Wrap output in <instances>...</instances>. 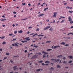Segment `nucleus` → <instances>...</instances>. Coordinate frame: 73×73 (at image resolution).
<instances>
[{
	"label": "nucleus",
	"instance_id": "nucleus-1",
	"mask_svg": "<svg viewBox=\"0 0 73 73\" xmlns=\"http://www.w3.org/2000/svg\"><path fill=\"white\" fill-rule=\"evenodd\" d=\"M60 60V59H51L52 61H54L55 62H57V61Z\"/></svg>",
	"mask_w": 73,
	"mask_h": 73
},
{
	"label": "nucleus",
	"instance_id": "nucleus-2",
	"mask_svg": "<svg viewBox=\"0 0 73 73\" xmlns=\"http://www.w3.org/2000/svg\"><path fill=\"white\" fill-rule=\"evenodd\" d=\"M50 28V26H46V27H45L44 29V30H46V29H48V28Z\"/></svg>",
	"mask_w": 73,
	"mask_h": 73
},
{
	"label": "nucleus",
	"instance_id": "nucleus-3",
	"mask_svg": "<svg viewBox=\"0 0 73 73\" xmlns=\"http://www.w3.org/2000/svg\"><path fill=\"white\" fill-rule=\"evenodd\" d=\"M58 13L56 12H54L53 13V15L52 16L53 17H56V15Z\"/></svg>",
	"mask_w": 73,
	"mask_h": 73
},
{
	"label": "nucleus",
	"instance_id": "nucleus-4",
	"mask_svg": "<svg viewBox=\"0 0 73 73\" xmlns=\"http://www.w3.org/2000/svg\"><path fill=\"white\" fill-rule=\"evenodd\" d=\"M37 57H38V55H34V56H33L32 57V58H37Z\"/></svg>",
	"mask_w": 73,
	"mask_h": 73
},
{
	"label": "nucleus",
	"instance_id": "nucleus-5",
	"mask_svg": "<svg viewBox=\"0 0 73 73\" xmlns=\"http://www.w3.org/2000/svg\"><path fill=\"white\" fill-rule=\"evenodd\" d=\"M16 43L14 44L16 46H19V45H18L19 44V43H18V42H16Z\"/></svg>",
	"mask_w": 73,
	"mask_h": 73
},
{
	"label": "nucleus",
	"instance_id": "nucleus-6",
	"mask_svg": "<svg viewBox=\"0 0 73 73\" xmlns=\"http://www.w3.org/2000/svg\"><path fill=\"white\" fill-rule=\"evenodd\" d=\"M68 21H72V19H71V17L70 16L68 17Z\"/></svg>",
	"mask_w": 73,
	"mask_h": 73
},
{
	"label": "nucleus",
	"instance_id": "nucleus-7",
	"mask_svg": "<svg viewBox=\"0 0 73 73\" xmlns=\"http://www.w3.org/2000/svg\"><path fill=\"white\" fill-rule=\"evenodd\" d=\"M45 15V14H41L39 15H38V17H40L41 16H44Z\"/></svg>",
	"mask_w": 73,
	"mask_h": 73
},
{
	"label": "nucleus",
	"instance_id": "nucleus-8",
	"mask_svg": "<svg viewBox=\"0 0 73 73\" xmlns=\"http://www.w3.org/2000/svg\"><path fill=\"white\" fill-rule=\"evenodd\" d=\"M49 30L50 31H53V29L52 27H51L49 29Z\"/></svg>",
	"mask_w": 73,
	"mask_h": 73
},
{
	"label": "nucleus",
	"instance_id": "nucleus-9",
	"mask_svg": "<svg viewBox=\"0 0 73 73\" xmlns=\"http://www.w3.org/2000/svg\"><path fill=\"white\" fill-rule=\"evenodd\" d=\"M13 68L14 70H16V69H17V66H14Z\"/></svg>",
	"mask_w": 73,
	"mask_h": 73
},
{
	"label": "nucleus",
	"instance_id": "nucleus-10",
	"mask_svg": "<svg viewBox=\"0 0 73 73\" xmlns=\"http://www.w3.org/2000/svg\"><path fill=\"white\" fill-rule=\"evenodd\" d=\"M62 57V55H58L57 56V57L58 58H60V57Z\"/></svg>",
	"mask_w": 73,
	"mask_h": 73
},
{
	"label": "nucleus",
	"instance_id": "nucleus-11",
	"mask_svg": "<svg viewBox=\"0 0 73 73\" xmlns=\"http://www.w3.org/2000/svg\"><path fill=\"white\" fill-rule=\"evenodd\" d=\"M34 48H37V47H38V46H36V44H34Z\"/></svg>",
	"mask_w": 73,
	"mask_h": 73
},
{
	"label": "nucleus",
	"instance_id": "nucleus-12",
	"mask_svg": "<svg viewBox=\"0 0 73 73\" xmlns=\"http://www.w3.org/2000/svg\"><path fill=\"white\" fill-rule=\"evenodd\" d=\"M66 8L67 9H72V7H69V6H67Z\"/></svg>",
	"mask_w": 73,
	"mask_h": 73
},
{
	"label": "nucleus",
	"instance_id": "nucleus-13",
	"mask_svg": "<svg viewBox=\"0 0 73 73\" xmlns=\"http://www.w3.org/2000/svg\"><path fill=\"white\" fill-rule=\"evenodd\" d=\"M45 63H46V64H49V63H50V62L49 61H47L45 62Z\"/></svg>",
	"mask_w": 73,
	"mask_h": 73
},
{
	"label": "nucleus",
	"instance_id": "nucleus-14",
	"mask_svg": "<svg viewBox=\"0 0 73 73\" xmlns=\"http://www.w3.org/2000/svg\"><path fill=\"white\" fill-rule=\"evenodd\" d=\"M68 57H69V58H70V59H72V58H73V56H68Z\"/></svg>",
	"mask_w": 73,
	"mask_h": 73
},
{
	"label": "nucleus",
	"instance_id": "nucleus-15",
	"mask_svg": "<svg viewBox=\"0 0 73 73\" xmlns=\"http://www.w3.org/2000/svg\"><path fill=\"white\" fill-rule=\"evenodd\" d=\"M18 33H23V32L22 31V30H21L19 31L18 32Z\"/></svg>",
	"mask_w": 73,
	"mask_h": 73
},
{
	"label": "nucleus",
	"instance_id": "nucleus-16",
	"mask_svg": "<svg viewBox=\"0 0 73 73\" xmlns=\"http://www.w3.org/2000/svg\"><path fill=\"white\" fill-rule=\"evenodd\" d=\"M5 20H6V19L5 18L3 19H1V21H5Z\"/></svg>",
	"mask_w": 73,
	"mask_h": 73
},
{
	"label": "nucleus",
	"instance_id": "nucleus-17",
	"mask_svg": "<svg viewBox=\"0 0 73 73\" xmlns=\"http://www.w3.org/2000/svg\"><path fill=\"white\" fill-rule=\"evenodd\" d=\"M60 17V18H61L62 19H65V17H62V16H61Z\"/></svg>",
	"mask_w": 73,
	"mask_h": 73
},
{
	"label": "nucleus",
	"instance_id": "nucleus-18",
	"mask_svg": "<svg viewBox=\"0 0 73 73\" xmlns=\"http://www.w3.org/2000/svg\"><path fill=\"white\" fill-rule=\"evenodd\" d=\"M60 44H62V45H65V43L64 42H63L61 43H60Z\"/></svg>",
	"mask_w": 73,
	"mask_h": 73
},
{
	"label": "nucleus",
	"instance_id": "nucleus-19",
	"mask_svg": "<svg viewBox=\"0 0 73 73\" xmlns=\"http://www.w3.org/2000/svg\"><path fill=\"white\" fill-rule=\"evenodd\" d=\"M42 53H44V54H48V53L44 51H42Z\"/></svg>",
	"mask_w": 73,
	"mask_h": 73
},
{
	"label": "nucleus",
	"instance_id": "nucleus-20",
	"mask_svg": "<svg viewBox=\"0 0 73 73\" xmlns=\"http://www.w3.org/2000/svg\"><path fill=\"white\" fill-rule=\"evenodd\" d=\"M48 9V8L47 7L46 8H45L44 9V11H46V9Z\"/></svg>",
	"mask_w": 73,
	"mask_h": 73
},
{
	"label": "nucleus",
	"instance_id": "nucleus-21",
	"mask_svg": "<svg viewBox=\"0 0 73 73\" xmlns=\"http://www.w3.org/2000/svg\"><path fill=\"white\" fill-rule=\"evenodd\" d=\"M38 36V37H41L42 36H44V35H39Z\"/></svg>",
	"mask_w": 73,
	"mask_h": 73
},
{
	"label": "nucleus",
	"instance_id": "nucleus-22",
	"mask_svg": "<svg viewBox=\"0 0 73 73\" xmlns=\"http://www.w3.org/2000/svg\"><path fill=\"white\" fill-rule=\"evenodd\" d=\"M38 62H39V63H41V62H43V61H39Z\"/></svg>",
	"mask_w": 73,
	"mask_h": 73
},
{
	"label": "nucleus",
	"instance_id": "nucleus-23",
	"mask_svg": "<svg viewBox=\"0 0 73 73\" xmlns=\"http://www.w3.org/2000/svg\"><path fill=\"white\" fill-rule=\"evenodd\" d=\"M63 64H66L67 62L66 61H64L63 62Z\"/></svg>",
	"mask_w": 73,
	"mask_h": 73
},
{
	"label": "nucleus",
	"instance_id": "nucleus-24",
	"mask_svg": "<svg viewBox=\"0 0 73 73\" xmlns=\"http://www.w3.org/2000/svg\"><path fill=\"white\" fill-rule=\"evenodd\" d=\"M37 35V34L36 33L35 34L33 35V37H35V36H36Z\"/></svg>",
	"mask_w": 73,
	"mask_h": 73
},
{
	"label": "nucleus",
	"instance_id": "nucleus-25",
	"mask_svg": "<svg viewBox=\"0 0 73 73\" xmlns=\"http://www.w3.org/2000/svg\"><path fill=\"white\" fill-rule=\"evenodd\" d=\"M70 34H71V35H73V34L72 33H68L67 35L68 36V35H69Z\"/></svg>",
	"mask_w": 73,
	"mask_h": 73
},
{
	"label": "nucleus",
	"instance_id": "nucleus-26",
	"mask_svg": "<svg viewBox=\"0 0 73 73\" xmlns=\"http://www.w3.org/2000/svg\"><path fill=\"white\" fill-rule=\"evenodd\" d=\"M6 44V42L5 41H3L2 43V44Z\"/></svg>",
	"mask_w": 73,
	"mask_h": 73
},
{
	"label": "nucleus",
	"instance_id": "nucleus-27",
	"mask_svg": "<svg viewBox=\"0 0 73 73\" xmlns=\"http://www.w3.org/2000/svg\"><path fill=\"white\" fill-rule=\"evenodd\" d=\"M6 55H7V56H9V53H8V52H6Z\"/></svg>",
	"mask_w": 73,
	"mask_h": 73
},
{
	"label": "nucleus",
	"instance_id": "nucleus-28",
	"mask_svg": "<svg viewBox=\"0 0 73 73\" xmlns=\"http://www.w3.org/2000/svg\"><path fill=\"white\" fill-rule=\"evenodd\" d=\"M52 49H49L47 50V51H50V50H52Z\"/></svg>",
	"mask_w": 73,
	"mask_h": 73
},
{
	"label": "nucleus",
	"instance_id": "nucleus-29",
	"mask_svg": "<svg viewBox=\"0 0 73 73\" xmlns=\"http://www.w3.org/2000/svg\"><path fill=\"white\" fill-rule=\"evenodd\" d=\"M72 60H70L68 62V63H72Z\"/></svg>",
	"mask_w": 73,
	"mask_h": 73
},
{
	"label": "nucleus",
	"instance_id": "nucleus-30",
	"mask_svg": "<svg viewBox=\"0 0 73 73\" xmlns=\"http://www.w3.org/2000/svg\"><path fill=\"white\" fill-rule=\"evenodd\" d=\"M51 42L50 41H46L45 42L46 43H47V42H48L49 43H50Z\"/></svg>",
	"mask_w": 73,
	"mask_h": 73
},
{
	"label": "nucleus",
	"instance_id": "nucleus-31",
	"mask_svg": "<svg viewBox=\"0 0 73 73\" xmlns=\"http://www.w3.org/2000/svg\"><path fill=\"white\" fill-rule=\"evenodd\" d=\"M68 12H69V13H73V12L72 11H69Z\"/></svg>",
	"mask_w": 73,
	"mask_h": 73
},
{
	"label": "nucleus",
	"instance_id": "nucleus-32",
	"mask_svg": "<svg viewBox=\"0 0 73 73\" xmlns=\"http://www.w3.org/2000/svg\"><path fill=\"white\" fill-rule=\"evenodd\" d=\"M64 21H65V20H62L61 22V23H64Z\"/></svg>",
	"mask_w": 73,
	"mask_h": 73
},
{
	"label": "nucleus",
	"instance_id": "nucleus-33",
	"mask_svg": "<svg viewBox=\"0 0 73 73\" xmlns=\"http://www.w3.org/2000/svg\"><path fill=\"white\" fill-rule=\"evenodd\" d=\"M27 18H26V19H21V20L22 21H23V20H27Z\"/></svg>",
	"mask_w": 73,
	"mask_h": 73
},
{
	"label": "nucleus",
	"instance_id": "nucleus-34",
	"mask_svg": "<svg viewBox=\"0 0 73 73\" xmlns=\"http://www.w3.org/2000/svg\"><path fill=\"white\" fill-rule=\"evenodd\" d=\"M57 68H60V66L59 65H57Z\"/></svg>",
	"mask_w": 73,
	"mask_h": 73
},
{
	"label": "nucleus",
	"instance_id": "nucleus-35",
	"mask_svg": "<svg viewBox=\"0 0 73 73\" xmlns=\"http://www.w3.org/2000/svg\"><path fill=\"white\" fill-rule=\"evenodd\" d=\"M17 31H14V34H16V33H17Z\"/></svg>",
	"mask_w": 73,
	"mask_h": 73
},
{
	"label": "nucleus",
	"instance_id": "nucleus-36",
	"mask_svg": "<svg viewBox=\"0 0 73 73\" xmlns=\"http://www.w3.org/2000/svg\"><path fill=\"white\" fill-rule=\"evenodd\" d=\"M57 48V46H54V49H55V48Z\"/></svg>",
	"mask_w": 73,
	"mask_h": 73
},
{
	"label": "nucleus",
	"instance_id": "nucleus-37",
	"mask_svg": "<svg viewBox=\"0 0 73 73\" xmlns=\"http://www.w3.org/2000/svg\"><path fill=\"white\" fill-rule=\"evenodd\" d=\"M9 36H13V34L11 33L9 34Z\"/></svg>",
	"mask_w": 73,
	"mask_h": 73
},
{
	"label": "nucleus",
	"instance_id": "nucleus-38",
	"mask_svg": "<svg viewBox=\"0 0 73 73\" xmlns=\"http://www.w3.org/2000/svg\"><path fill=\"white\" fill-rule=\"evenodd\" d=\"M39 28H37L36 29V31H39Z\"/></svg>",
	"mask_w": 73,
	"mask_h": 73
},
{
	"label": "nucleus",
	"instance_id": "nucleus-39",
	"mask_svg": "<svg viewBox=\"0 0 73 73\" xmlns=\"http://www.w3.org/2000/svg\"><path fill=\"white\" fill-rule=\"evenodd\" d=\"M0 51H1V52H2V51H3V48H1L0 49Z\"/></svg>",
	"mask_w": 73,
	"mask_h": 73
},
{
	"label": "nucleus",
	"instance_id": "nucleus-40",
	"mask_svg": "<svg viewBox=\"0 0 73 73\" xmlns=\"http://www.w3.org/2000/svg\"><path fill=\"white\" fill-rule=\"evenodd\" d=\"M29 38V37H28L27 38H25V40H27V39H28V38Z\"/></svg>",
	"mask_w": 73,
	"mask_h": 73
},
{
	"label": "nucleus",
	"instance_id": "nucleus-41",
	"mask_svg": "<svg viewBox=\"0 0 73 73\" xmlns=\"http://www.w3.org/2000/svg\"><path fill=\"white\" fill-rule=\"evenodd\" d=\"M66 38H68V39H70V37H68Z\"/></svg>",
	"mask_w": 73,
	"mask_h": 73
},
{
	"label": "nucleus",
	"instance_id": "nucleus-42",
	"mask_svg": "<svg viewBox=\"0 0 73 73\" xmlns=\"http://www.w3.org/2000/svg\"><path fill=\"white\" fill-rule=\"evenodd\" d=\"M53 69H54L53 68V67H51L50 70H53Z\"/></svg>",
	"mask_w": 73,
	"mask_h": 73
},
{
	"label": "nucleus",
	"instance_id": "nucleus-43",
	"mask_svg": "<svg viewBox=\"0 0 73 73\" xmlns=\"http://www.w3.org/2000/svg\"><path fill=\"white\" fill-rule=\"evenodd\" d=\"M36 71H38H38H40V69H38L37 70H36Z\"/></svg>",
	"mask_w": 73,
	"mask_h": 73
},
{
	"label": "nucleus",
	"instance_id": "nucleus-44",
	"mask_svg": "<svg viewBox=\"0 0 73 73\" xmlns=\"http://www.w3.org/2000/svg\"><path fill=\"white\" fill-rule=\"evenodd\" d=\"M5 38V37H4V36H2L1 38V39H3V38Z\"/></svg>",
	"mask_w": 73,
	"mask_h": 73
},
{
	"label": "nucleus",
	"instance_id": "nucleus-45",
	"mask_svg": "<svg viewBox=\"0 0 73 73\" xmlns=\"http://www.w3.org/2000/svg\"><path fill=\"white\" fill-rule=\"evenodd\" d=\"M65 46H69V44H67L65 45Z\"/></svg>",
	"mask_w": 73,
	"mask_h": 73
},
{
	"label": "nucleus",
	"instance_id": "nucleus-46",
	"mask_svg": "<svg viewBox=\"0 0 73 73\" xmlns=\"http://www.w3.org/2000/svg\"><path fill=\"white\" fill-rule=\"evenodd\" d=\"M45 54H44L43 55V58H45Z\"/></svg>",
	"mask_w": 73,
	"mask_h": 73
},
{
	"label": "nucleus",
	"instance_id": "nucleus-47",
	"mask_svg": "<svg viewBox=\"0 0 73 73\" xmlns=\"http://www.w3.org/2000/svg\"><path fill=\"white\" fill-rule=\"evenodd\" d=\"M72 23H73V21H70V24H72Z\"/></svg>",
	"mask_w": 73,
	"mask_h": 73
},
{
	"label": "nucleus",
	"instance_id": "nucleus-48",
	"mask_svg": "<svg viewBox=\"0 0 73 73\" xmlns=\"http://www.w3.org/2000/svg\"><path fill=\"white\" fill-rule=\"evenodd\" d=\"M16 12H15V11H14L13 12V13H14V14H16Z\"/></svg>",
	"mask_w": 73,
	"mask_h": 73
},
{
	"label": "nucleus",
	"instance_id": "nucleus-49",
	"mask_svg": "<svg viewBox=\"0 0 73 73\" xmlns=\"http://www.w3.org/2000/svg\"><path fill=\"white\" fill-rule=\"evenodd\" d=\"M16 40V38H14L13 40H12V41H15Z\"/></svg>",
	"mask_w": 73,
	"mask_h": 73
},
{
	"label": "nucleus",
	"instance_id": "nucleus-50",
	"mask_svg": "<svg viewBox=\"0 0 73 73\" xmlns=\"http://www.w3.org/2000/svg\"><path fill=\"white\" fill-rule=\"evenodd\" d=\"M66 57H64L62 59H64V60H65L66 59Z\"/></svg>",
	"mask_w": 73,
	"mask_h": 73
},
{
	"label": "nucleus",
	"instance_id": "nucleus-51",
	"mask_svg": "<svg viewBox=\"0 0 73 73\" xmlns=\"http://www.w3.org/2000/svg\"><path fill=\"white\" fill-rule=\"evenodd\" d=\"M22 42H23V43H25V41H21Z\"/></svg>",
	"mask_w": 73,
	"mask_h": 73
},
{
	"label": "nucleus",
	"instance_id": "nucleus-52",
	"mask_svg": "<svg viewBox=\"0 0 73 73\" xmlns=\"http://www.w3.org/2000/svg\"><path fill=\"white\" fill-rule=\"evenodd\" d=\"M30 39H28L26 40V41H29Z\"/></svg>",
	"mask_w": 73,
	"mask_h": 73
},
{
	"label": "nucleus",
	"instance_id": "nucleus-53",
	"mask_svg": "<svg viewBox=\"0 0 73 73\" xmlns=\"http://www.w3.org/2000/svg\"><path fill=\"white\" fill-rule=\"evenodd\" d=\"M14 57H19V56H14Z\"/></svg>",
	"mask_w": 73,
	"mask_h": 73
},
{
	"label": "nucleus",
	"instance_id": "nucleus-54",
	"mask_svg": "<svg viewBox=\"0 0 73 73\" xmlns=\"http://www.w3.org/2000/svg\"><path fill=\"white\" fill-rule=\"evenodd\" d=\"M22 5H25V3H22Z\"/></svg>",
	"mask_w": 73,
	"mask_h": 73
},
{
	"label": "nucleus",
	"instance_id": "nucleus-55",
	"mask_svg": "<svg viewBox=\"0 0 73 73\" xmlns=\"http://www.w3.org/2000/svg\"><path fill=\"white\" fill-rule=\"evenodd\" d=\"M25 53H27V50H25Z\"/></svg>",
	"mask_w": 73,
	"mask_h": 73
},
{
	"label": "nucleus",
	"instance_id": "nucleus-56",
	"mask_svg": "<svg viewBox=\"0 0 73 73\" xmlns=\"http://www.w3.org/2000/svg\"><path fill=\"white\" fill-rule=\"evenodd\" d=\"M34 33H32V34H31L30 35H33L34 34Z\"/></svg>",
	"mask_w": 73,
	"mask_h": 73
},
{
	"label": "nucleus",
	"instance_id": "nucleus-57",
	"mask_svg": "<svg viewBox=\"0 0 73 73\" xmlns=\"http://www.w3.org/2000/svg\"><path fill=\"white\" fill-rule=\"evenodd\" d=\"M3 27H5V25H2Z\"/></svg>",
	"mask_w": 73,
	"mask_h": 73
},
{
	"label": "nucleus",
	"instance_id": "nucleus-58",
	"mask_svg": "<svg viewBox=\"0 0 73 73\" xmlns=\"http://www.w3.org/2000/svg\"><path fill=\"white\" fill-rule=\"evenodd\" d=\"M52 49H54V47L53 46H52L51 47Z\"/></svg>",
	"mask_w": 73,
	"mask_h": 73
},
{
	"label": "nucleus",
	"instance_id": "nucleus-59",
	"mask_svg": "<svg viewBox=\"0 0 73 73\" xmlns=\"http://www.w3.org/2000/svg\"><path fill=\"white\" fill-rule=\"evenodd\" d=\"M30 33V32H29V31H28V32H27V34H29V33Z\"/></svg>",
	"mask_w": 73,
	"mask_h": 73
},
{
	"label": "nucleus",
	"instance_id": "nucleus-60",
	"mask_svg": "<svg viewBox=\"0 0 73 73\" xmlns=\"http://www.w3.org/2000/svg\"><path fill=\"white\" fill-rule=\"evenodd\" d=\"M31 28H32V27H29L28 28V29H30Z\"/></svg>",
	"mask_w": 73,
	"mask_h": 73
},
{
	"label": "nucleus",
	"instance_id": "nucleus-61",
	"mask_svg": "<svg viewBox=\"0 0 73 73\" xmlns=\"http://www.w3.org/2000/svg\"><path fill=\"white\" fill-rule=\"evenodd\" d=\"M7 57H5L4 58V59H7Z\"/></svg>",
	"mask_w": 73,
	"mask_h": 73
},
{
	"label": "nucleus",
	"instance_id": "nucleus-62",
	"mask_svg": "<svg viewBox=\"0 0 73 73\" xmlns=\"http://www.w3.org/2000/svg\"><path fill=\"white\" fill-rule=\"evenodd\" d=\"M42 65H45V64H44V63H42Z\"/></svg>",
	"mask_w": 73,
	"mask_h": 73
},
{
	"label": "nucleus",
	"instance_id": "nucleus-63",
	"mask_svg": "<svg viewBox=\"0 0 73 73\" xmlns=\"http://www.w3.org/2000/svg\"><path fill=\"white\" fill-rule=\"evenodd\" d=\"M12 26H13V27H14L15 26V25L14 24H13V25H12Z\"/></svg>",
	"mask_w": 73,
	"mask_h": 73
},
{
	"label": "nucleus",
	"instance_id": "nucleus-64",
	"mask_svg": "<svg viewBox=\"0 0 73 73\" xmlns=\"http://www.w3.org/2000/svg\"><path fill=\"white\" fill-rule=\"evenodd\" d=\"M66 4H67L66 3H64V5H66Z\"/></svg>",
	"mask_w": 73,
	"mask_h": 73
}]
</instances>
